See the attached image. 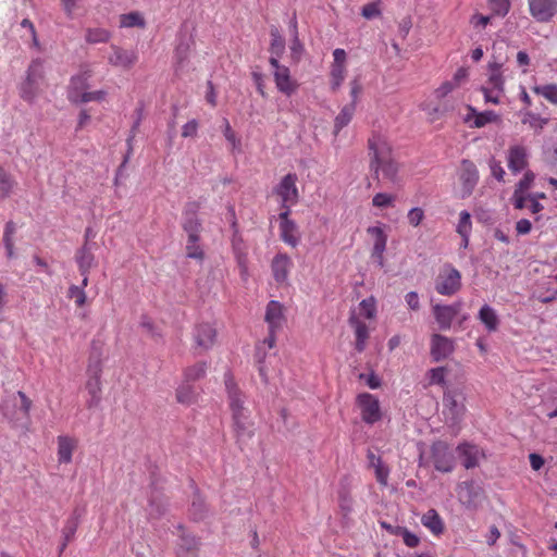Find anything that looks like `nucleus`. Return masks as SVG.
I'll list each match as a JSON object with an SVG mask.
<instances>
[{
	"mask_svg": "<svg viewBox=\"0 0 557 557\" xmlns=\"http://www.w3.org/2000/svg\"><path fill=\"white\" fill-rule=\"evenodd\" d=\"M370 170L375 180L383 178L396 184L398 182V163L395 161L392 147L381 135H372L368 140Z\"/></svg>",
	"mask_w": 557,
	"mask_h": 557,
	"instance_id": "obj_1",
	"label": "nucleus"
},
{
	"mask_svg": "<svg viewBox=\"0 0 557 557\" xmlns=\"http://www.w3.org/2000/svg\"><path fill=\"white\" fill-rule=\"evenodd\" d=\"M32 400L25 393L18 391L15 394L7 396L1 406V412L4 419L13 428L26 429L29 423V410Z\"/></svg>",
	"mask_w": 557,
	"mask_h": 557,
	"instance_id": "obj_2",
	"label": "nucleus"
},
{
	"mask_svg": "<svg viewBox=\"0 0 557 557\" xmlns=\"http://www.w3.org/2000/svg\"><path fill=\"white\" fill-rule=\"evenodd\" d=\"M44 79V61L39 58L34 59L28 65L25 81L21 85V97L24 100L32 101L37 96Z\"/></svg>",
	"mask_w": 557,
	"mask_h": 557,
	"instance_id": "obj_3",
	"label": "nucleus"
},
{
	"mask_svg": "<svg viewBox=\"0 0 557 557\" xmlns=\"http://www.w3.org/2000/svg\"><path fill=\"white\" fill-rule=\"evenodd\" d=\"M101 358L100 355H96L94 351L89 357V362L87 367L88 380L86 382V389L90 395V399L87 401V406L89 408L98 406L101 399Z\"/></svg>",
	"mask_w": 557,
	"mask_h": 557,
	"instance_id": "obj_4",
	"label": "nucleus"
},
{
	"mask_svg": "<svg viewBox=\"0 0 557 557\" xmlns=\"http://www.w3.org/2000/svg\"><path fill=\"white\" fill-rule=\"evenodd\" d=\"M443 414L445 416L446 422L450 426L458 425L466 412L465 396L462 393L457 391L446 392L443 397Z\"/></svg>",
	"mask_w": 557,
	"mask_h": 557,
	"instance_id": "obj_5",
	"label": "nucleus"
},
{
	"mask_svg": "<svg viewBox=\"0 0 557 557\" xmlns=\"http://www.w3.org/2000/svg\"><path fill=\"white\" fill-rule=\"evenodd\" d=\"M461 288V274L450 264H445L435 281V290L444 296H451Z\"/></svg>",
	"mask_w": 557,
	"mask_h": 557,
	"instance_id": "obj_6",
	"label": "nucleus"
},
{
	"mask_svg": "<svg viewBox=\"0 0 557 557\" xmlns=\"http://www.w3.org/2000/svg\"><path fill=\"white\" fill-rule=\"evenodd\" d=\"M431 458L434 468L443 473L451 472L455 468V455L444 441H435L431 446Z\"/></svg>",
	"mask_w": 557,
	"mask_h": 557,
	"instance_id": "obj_7",
	"label": "nucleus"
},
{
	"mask_svg": "<svg viewBox=\"0 0 557 557\" xmlns=\"http://www.w3.org/2000/svg\"><path fill=\"white\" fill-rule=\"evenodd\" d=\"M269 63L273 69V77L277 90L286 96L293 95L299 85L292 77L289 69L275 59H269Z\"/></svg>",
	"mask_w": 557,
	"mask_h": 557,
	"instance_id": "obj_8",
	"label": "nucleus"
},
{
	"mask_svg": "<svg viewBox=\"0 0 557 557\" xmlns=\"http://www.w3.org/2000/svg\"><path fill=\"white\" fill-rule=\"evenodd\" d=\"M232 420L236 442L243 448L255 435V423L250 417V411L235 413L232 416Z\"/></svg>",
	"mask_w": 557,
	"mask_h": 557,
	"instance_id": "obj_9",
	"label": "nucleus"
},
{
	"mask_svg": "<svg viewBox=\"0 0 557 557\" xmlns=\"http://www.w3.org/2000/svg\"><path fill=\"white\" fill-rule=\"evenodd\" d=\"M458 176L461 184L460 198L470 197L479 182V171L475 164L470 160L463 159Z\"/></svg>",
	"mask_w": 557,
	"mask_h": 557,
	"instance_id": "obj_10",
	"label": "nucleus"
},
{
	"mask_svg": "<svg viewBox=\"0 0 557 557\" xmlns=\"http://www.w3.org/2000/svg\"><path fill=\"white\" fill-rule=\"evenodd\" d=\"M462 309V302L456 301L450 305L436 304L432 307L433 317L441 331H447L451 327L454 320L459 315Z\"/></svg>",
	"mask_w": 557,
	"mask_h": 557,
	"instance_id": "obj_11",
	"label": "nucleus"
},
{
	"mask_svg": "<svg viewBox=\"0 0 557 557\" xmlns=\"http://www.w3.org/2000/svg\"><path fill=\"white\" fill-rule=\"evenodd\" d=\"M530 150L522 144H512L507 151V165L512 174H518L529 166Z\"/></svg>",
	"mask_w": 557,
	"mask_h": 557,
	"instance_id": "obj_12",
	"label": "nucleus"
},
{
	"mask_svg": "<svg viewBox=\"0 0 557 557\" xmlns=\"http://www.w3.org/2000/svg\"><path fill=\"white\" fill-rule=\"evenodd\" d=\"M194 349L198 354L211 349L216 338V330L209 323H199L193 332Z\"/></svg>",
	"mask_w": 557,
	"mask_h": 557,
	"instance_id": "obj_13",
	"label": "nucleus"
},
{
	"mask_svg": "<svg viewBox=\"0 0 557 557\" xmlns=\"http://www.w3.org/2000/svg\"><path fill=\"white\" fill-rule=\"evenodd\" d=\"M357 401L361 409L362 420L366 423L373 424L381 419L380 403L375 396L363 393L358 396Z\"/></svg>",
	"mask_w": 557,
	"mask_h": 557,
	"instance_id": "obj_14",
	"label": "nucleus"
},
{
	"mask_svg": "<svg viewBox=\"0 0 557 557\" xmlns=\"http://www.w3.org/2000/svg\"><path fill=\"white\" fill-rule=\"evenodd\" d=\"M530 14L537 22H549L557 13V0H528Z\"/></svg>",
	"mask_w": 557,
	"mask_h": 557,
	"instance_id": "obj_15",
	"label": "nucleus"
},
{
	"mask_svg": "<svg viewBox=\"0 0 557 557\" xmlns=\"http://www.w3.org/2000/svg\"><path fill=\"white\" fill-rule=\"evenodd\" d=\"M297 175L288 173L275 188V193L282 198L283 206L295 205L298 201V189L296 186Z\"/></svg>",
	"mask_w": 557,
	"mask_h": 557,
	"instance_id": "obj_16",
	"label": "nucleus"
},
{
	"mask_svg": "<svg viewBox=\"0 0 557 557\" xmlns=\"http://www.w3.org/2000/svg\"><path fill=\"white\" fill-rule=\"evenodd\" d=\"M454 350L455 343L451 338L441 334L432 335L430 352L434 361L438 362L446 359L454 352Z\"/></svg>",
	"mask_w": 557,
	"mask_h": 557,
	"instance_id": "obj_17",
	"label": "nucleus"
},
{
	"mask_svg": "<svg viewBox=\"0 0 557 557\" xmlns=\"http://www.w3.org/2000/svg\"><path fill=\"white\" fill-rule=\"evenodd\" d=\"M225 388L228 397V406L232 411V416L235 413L249 411V409L245 406V395L239 391L236 386L232 375L230 373L225 374Z\"/></svg>",
	"mask_w": 557,
	"mask_h": 557,
	"instance_id": "obj_18",
	"label": "nucleus"
},
{
	"mask_svg": "<svg viewBox=\"0 0 557 557\" xmlns=\"http://www.w3.org/2000/svg\"><path fill=\"white\" fill-rule=\"evenodd\" d=\"M456 450L461 458V463L466 469H473L479 466L480 460L484 458V453L479 446L470 443H461Z\"/></svg>",
	"mask_w": 557,
	"mask_h": 557,
	"instance_id": "obj_19",
	"label": "nucleus"
},
{
	"mask_svg": "<svg viewBox=\"0 0 557 557\" xmlns=\"http://www.w3.org/2000/svg\"><path fill=\"white\" fill-rule=\"evenodd\" d=\"M112 54L109 57V63L124 69L132 67L138 61V53L135 50H124L115 45L111 46Z\"/></svg>",
	"mask_w": 557,
	"mask_h": 557,
	"instance_id": "obj_20",
	"label": "nucleus"
},
{
	"mask_svg": "<svg viewBox=\"0 0 557 557\" xmlns=\"http://www.w3.org/2000/svg\"><path fill=\"white\" fill-rule=\"evenodd\" d=\"M368 233L374 237V245L371 257L380 267L384 265L383 253L386 249L387 236L379 226H370Z\"/></svg>",
	"mask_w": 557,
	"mask_h": 557,
	"instance_id": "obj_21",
	"label": "nucleus"
},
{
	"mask_svg": "<svg viewBox=\"0 0 557 557\" xmlns=\"http://www.w3.org/2000/svg\"><path fill=\"white\" fill-rule=\"evenodd\" d=\"M95 246L96 243H85L77 250L75 259L81 274L89 273L90 269L96 265V259L92 252Z\"/></svg>",
	"mask_w": 557,
	"mask_h": 557,
	"instance_id": "obj_22",
	"label": "nucleus"
},
{
	"mask_svg": "<svg viewBox=\"0 0 557 557\" xmlns=\"http://www.w3.org/2000/svg\"><path fill=\"white\" fill-rule=\"evenodd\" d=\"M348 323L355 331V349L358 352H362L367 347V341L369 338V329L363 321L356 317L355 313L350 314Z\"/></svg>",
	"mask_w": 557,
	"mask_h": 557,
	"instance_id": "obj_23",
	"label": "nucleus"
},
{
	"mask_svg": "<svg viewBox=\"0 0 557 557\" xmlns=\"http://www.w3.org/2000/svg\"><path fill=\"white\" fill-rule=\"evenodd\" d=\"M502 66L503 64L496 61L488 63V77L486 83L481 87L482 92L488 91V89L500 90L505 87Z\"/></svg>",
	"mask_w": 557,
	"mask_h": 557,
	"instance_id": "obj_24",
	"label": "nucleus"
},
{
	"mask_svg": "<svg viewBox=\"0 0 557 557\" xmlns=\"http://www.w3.org/2000/svg\"><path fill=\"white\" fill-rule=\"evenodd\" d=\"M293 267L290 258L286 253H277L272 260V272L274 280L277 283H283L287 280L289 271Z\"/></svg>",
	"mask_w": 557,
	"mask_h": 557,
	"instance_id": "obj_25",
	"label": "nucleus"
},
{
	"mask_svg": "<svg viewBox=\"0 0 557 557\" xmlns=\"http://www.w3.org/2000/svg\"><path fill=\"white\" fill-rule=\"evenodd\" d=\"M264 320L271 332H276L282 327L285 319L283 314V307L278 301L271 300L268 304Z\"/></svg>",
	"mask_w": 557,
	"mask_h": 557,
	"instance_id": "obj_26",
	"label": "nucleus"
},
{
	"mask_svg": "<svg viewBox=\"0 0 557 557\" xmlns=\"http://www.w3.org/2000/svg\"><path fill=\"white\" fill-rule=\"evenodd\" d=\"M275 333L276 332H271L269 330L268 337L264 338L263 343L261 345L257 346V348H256L255 358L258 363V371H259V374H260L262 381L265 383L268 382V373H267V368L263 364L264 358H265V351L263 350V347L268 346L269 349H272L275 346V343H276Z\"/></svg>",
	"mask_w": 557,
	"mask_h": 557,
	"instance_id": "obj_27",
	"label": "nucleus"
},
{
	"mask_svg": "<svg viewBox=\"0 0 557 557\" xmlns=\"http://www.w3.org/2000/svg\"><path fill=\"white\" fill-rule=\"evenodd\" d=\"M84 513L83 508H75L72 516L67 519L64 528H63V537L64 541L60 547V550L63 552L69 544V542L74 537L77 527L79 524V519Z\"/></svg>",
	"mask_w": 557,
	"mask_h": 557,
	"instance_id": "obj_28",
	"label": "nucleus"
},
{
	"mask_svg": "<svg viewBox=\"0 0 557 557\" xmlns=\"http://www.w3.org/2000/svg\"><path fill=\"white\" fill-rule=\"evenodd\" d=\"M76 442L69 436L58 437V459L60 463H70L72 461L73 450Z\"/></svg>",
	"mask_w": 557,
	"mask_h": 557,
	"instance_id": "obj_29",
	"label": "nucleus"
},
{
	"mask_svg": "<svg viewBox=\"0 0 557 557\" xmlns=\"http://www.w3.org/2000/svg\"><path fill=\"white\" fill-rule=\"evenodd\" d=\"M421 523L429 529L434 535L444 532V522L435 509H429L421 518Z\"/></svg>",
	"mask_w": 557,
	"mask_h": 557,
	"instance_id": "obj_30",
	"label": "nucleus"
},
{
	"mask_svg": "<svg viewBox=\"0 0 557 557\" xmlns=\"http://www.w3.org/2000/svg\"><path fill=\"white\" fill-rule=\"evenodd\" d=\"M479 320L485 325L488 332H495L499 325L496 311L488 305H483L479 311Z\"/></svg>",
	"mask_w": 557,
	"mask_h": 557,
	"instance_id": "obj_31",
	"label": "nucleus"
},
{
	"mask_svg": "<svg viewBox=\"0 0 557 557\" xmlns=\"http://www.w3.org/2000/svg\"><path fill=\"white\" fill-rule=\"evenodd\" d=\"M89 76V74L83 73L72 77L69 89V100L71 102H74L75 96L79 98L82 92H85L87 90Z\"/></svg>",
	"mask_w": 557,
	"mask_h": 557,
	"instance_id": "obj_32",
	"label": "nucleus"
},
{
	"mask_svg": "<svg viewBox=\"0 0 557 557\" xmlns=\"http://www.w3.org/2000/svg\"><path fill=\"white\" fill-rule=\"evenodd\" d=\"M271 35V44L269 51L271 53L270 59H275L280 61V58L283 55L285 51V39L281 36L278 29L276 27H272L270 30Z\"/></svg>",
	"mask_w": 557,
	"mask_h": 557,
	"instance_id": "obj_33",
	"label": "nucleus"
},
{
	"mask_svg": "<svg viewBox=\"0 0 557 557\" xmlns=\"http://www.w3.org/2000/svg\"><path fill=\"white\" fill-rule=\"evenodd\" d=\"M191 382H187L186 379L180 384L176 389V399L180 404L183 405H191L195 403L197 393L195 387L190 384Z\"/></svg>",
	"mask_w": 557,
	"mask_h": 557,
	"instance_id": "obj_34",
	"label": "nucleus"
},
{
	"mask_svg": "<svg viewBox=\"0 0 557 557\" xmlns=\"http://www.w3.org/2000/svg\"><path fill=\"white\" fill-rule=\"evenodd\" d=\"M356 111V107L354 103H348L344 106L335 117L334 121V134L337 135L345 126L349 124Z\"/></svg>",
	"mask_w": 557,
	"mask_h": 557,
	"instance_id": "obj_35",
	"label": "nucleus"
},
{
	"mask_svg": "<svg viewBox=\"0 0 557 557\" xmlns=\"http://www.w3.org/2000/svg\"><path fill=\"white\" fill-rule=\"evenodd\" d=\"M16 185L14 177L0 165V200L10 197Z\"/></svg>",
	"mask_w": 557,
	"mask_h": 557,
	"instance_id": "obj_36",
	"label": "nucleus"
},
{
	"mask_svg": "<svg viewBox=\"0 0 557 557\" xmlns=\"http://www.w3.org/2000/svg\"><path fill=\"white\" fill-rule=\"evenodd\" d=\"M281 238L292 247H296L299 243L297 235V226L295 222H280Z\"/></svg>",
	"mask_w": 557,
	"mask_h": 557,
	"instance_id": "obj_37",
	"label": "nucleus"
},
{
	"mask_svg": "<svg viewBox=\"0 0 557 557\" xmlns=\"http://www.w3.org/2000/svg\"><path fill=\"white\" fill-rule=\"evenodd\" d=\"M194 41L189 37H181L174 51L176 63L182 66L187 61Z\"/></svg>",
	"mask_w": 557,
	"mask_h": 557,
	"instance_id": "obj_38",
	"label": "nucleus"
},
{
	"mask_svg": "<svg viewBox=\"0 0 557 557\" xmlns=\"http://www.w3.org/2000/svg\"><path fill=\"white\" fill-rule=\"evenodd\" d=\"M222 132L225 137V139L231 145V151L232 152H240L242 151V140L238 138L235 134V132L232 129L231 124L227 119H223L222 121Z\"/></svg>",
	"mask_w": 557,
	"mask_h": 557,
	"instance_id": "obj_39",
	"label": "nucleus"
},
{
	"mask_svg": "<svg viewBox=\"0 0 557 557\" xmlns=\"http://www.w3.org/2000/svg\"><path fill=\"white\" fill-rule=\"evenodd\" d=\"M120 25L122 27H139L145 28L146 21L141 13L134 11L126 14H122L120 17Z\"/></svg>",
	"mask_w": 557,
	"mask_h": 557,
	"instance_id": "obj_40",
	"label": "nucleus"
},
{
	"mask_svg": "<svg viewBox=\"0 0 557 557\" xmlns=\"http://www.w3.org/2000/svg\"><path fill=\"white\" fill-rule=\"evenodd\" d=\"M521 122L522 124H528L535 131V133H540L548 123V119L542 117L540 114L533 113L531 111H525L523 112Z\"/></svg>",
	"mask_w": 557,
	"mask_h": 557,
	"instance_id": "obj_41",
	"label": "nucleus"
},
{
	"mask_svg": "<svg viewBox=\"0 0 557 557\" xmlns=\"http://www.w3.org/2000/svg\"><path fill=\"white\" fill-rule=\"evenodd\" d=\"M186 255L188 258L201 261L205 257L203 250L198 244L199 235H187Z\"/></svg>",
	"mask_w": 557,
	"mask_h": 557,
	"instance_id": "obj_42",
	"label": "nucleus"
},
{
	"mask_svg": "<svg viewBox=\"0 0 557 557\" xmlns=\"http://www.w3.org/2000/svg\"><path fill=\"white\" fill-rule=\"evenodd\" d=\"M182 227L186 232L187 235H199L202 225L198 216L196 215H187L183 213Z\"/></svg>",
	"mask_w": 557,
	"mask_h": 557,
	"instance_id": "obj_43",
	"label": "nucleus"
},
{
	"mask_svg": "<svg viewBox=\"0 0 557 557\" xmlns=\"http://www.w3.org/2000/svg\"><path fill=\"white\" fill-rule=\"evenodd\" d=\"M207 363L203 361L197 362L191 367H188L184 371V379L187 382H195L202 379L206 375Z\"/></svg>",
	"mask_w": 557,
	"mask_h": 557,
	"instance_id": "obj_44",
	"label": "nucleus"
},
{
	"mask_svg": "<svg viewBox=\"0 0 557 557\" xmlns=\"http://www.w3.org/2000/svg\"><path fill=\"white\" fill-rule=\"evenodd\" d=\"M456 231L461 236V239H466L467 236H470L472 222L471 215L468 211L463 210L459 213V221Z\"/></svg>",
	"mask_w": 557,
	"mask_h": 557,
	"instance_id": "obj_45",
	"label": "nucleus"
},
{
	"mask_svg": "<svg viewBox=\"0 0 557 557\" xmlns=\"http://www.w3.org/2000/svg\"><path fill=\"white\" fill-rule=\"evenodd\" d=\"M85 39L89 44L107 42L110 39V33L104 28H88Z\"/></svg>",
	"mask_w": 557,
	"mask_h": 557,
	"instance_id": "obj_46",
	"label": "nucleus"
},
{
	"mask_svg": "<svg viewBox=\"0 0 557 557\" xmlns=\"http://www.w3.org/2000/svg\"><path fill=\"white\" fill-rule=\"evenodd\" d=\"M533 91L536 95L544 97L550 103L557 104V85L547 84L542 86H535L533 87Z\"/></svg>",
	"mask_w": 557,
	"mask_h": 557,
	"instance_id": "obj_47",
	"label": "nucleus"
},
{
	"mask_svg": "<svg viewBox=\"0 0 557 557\" xmlns=\"http://www.w3.org/2000/svg\"><path fill=\"white\" fill-rule=\"evenodd\" d=\"M166 510V503L159 496H151L149 499L148 513L151 518H159L164 515Z\"/></svg>",
	"mask_w": 557,
	"mask_h": 557,
	"instance_id": "obj_48",
	"label": "nucleus"
},
{
	"mask_svg": "<svg viewBox=\"0 0 557 557\" xmlns=\"http://www.w3.org/2000/svg\"><path fill=\"white\" fill-rule=\"evenodd\" d=\"M393 534L401 536L404 540V543L410 548L417 547L420 543L419 537L414 533H411L408 529H406L404 527H399V525L395 527V531H393Z\"/></svg>",
	"mask_w": 557,
	"mask_h": 557,
	"instance_id": "obj_49",
	"label": "nucleus"
},
{
	"mask_svg": "<svg viewBox=\"0 0 557 557\" xmlns=\"http://www.w3.org/2000/svg\"><path fill=\"white\" fill-rule=\"evenodd\" d=\"M205 513L206 504L202 497L199 494H196L191 503L190 515L195 520H201L205 517Z\"/></svg>",
	"mask_w": 557,
	"mask_h": 557,
	"instance_id": "obj_50",
	"label": "nucleus"
},
{
	"mask_svg": "<svg viewBox=\"0 0 557 557\" xmlns=\"http://www.w3.org/2000/svg\"><path fill=\"white\" fill-rule=\"evenodd\" d=\"M346 67H339V65H332L331 69V86L333 90L339 88L345 79Z\"/></svg>",
	"mask_w": 557,
	"mask_h": 557,
	"instance_id": "obj_51",
	"label": "nucleus"
},
{
	"mask_svg": "<svg viewBox=\"0 0 557 557\" xmlns=\"http://www.w3.org/2000/svg\"><path fill=\"white\" fill-rule=\"evenodd\" d=\"M106 97V91L103 90H97V91H85L82 92L81 97L77 98L75 96L74 103H87L90 101H101Z\"/></svg>",
	"mask_w": 557,
	"mask_h": 557,
	"instance_id": "obj_52",
	"label": "nucleus"
},
{
	"mask_svg": "<svg viewBox=\"0 0 557 557\" xmlns=\"http://www.w3.org/2000/svg\"><path fill=\"white\" fill-rule=\"evenodd\" d=\"M233 251L240 269V274L244 276L247 273V253L240 248L238 243L233 244Z\"/></svg>",
	"mask_w": 557,
	"mask_h": 557,
	"instance_id": "obj_53",
	"label": "nucleus"
},
{
	"mask_svg": "<svg viewBox=\"0 0 557 557\" xmlns=\"http://www.w3.org/2000/svg\"><path fill=\"white\" fill-rule=\"evenodd\" d=\"M359 307H360L361 313L367 319H373L375 317V314H376V307H375V300H374L373 297H369V298L363 299L359 304Z\"/></svg>",
	"mask_w": 557,
	"mask_h": 557,
	"instance_id": "obj_54",
	"label": "nucleus"
},
{
	"mask_svg": "<svg viewBox=\"0 0 557 557\" xmlns=\"http://www.w3.org/2000/svg\"><path fill=\"white\" fill-rule=\"evenodd\" d=\"M535 180V175L532 171H527L523 174V177L518 182L513 191L524 194L529 190Z\"/></svg>",
	"mask_w": 557,
	"mask_h": 557,
	"instance_id": "obj_55",
	"label": "nucleus"
},
{
	"mask_svg": "<svg viewBox=\"0 0 557 557\" xmlns=\"http://www.w3.org/2000/svg\"><path fill=\"white\" fill-rule=\"evenodd\" d=\"M497 119L498 115L494 111H484L482 113L476 114L472 126L483 127L487 123L495 122Z\"/></svg>",
	"mask_w": 557,
	"mask_h": 557,
	"instance_id": "obj_56",
	"label": "nucleus"
},
{
	"mask_svg": "<svg viewBox=\"0 0 557 557\" xmlns=\"http://www.w3.org/2000/svg\"><path fill=\"white\" fill-rule=\"evenodd\" d=\"M492 11L499 16H505L510 10L509 0H488Z\"/></svg>",
	"mask_w": 557,
	"mask_h": 557,
	"instance_id": "obj_57",
	"label": "nucleus"
},
{
	"mask_svg": "<svg viewBox=\"0 0 557 557\" xmlns=\"http://www.w3.org/2000/svg\"><path fill=\"white\" fill-rule=\"evenodd\" d=\"M338 503L341 509L347 515L352 509V498L346 488H342L338 492Z\"/></svg>",
	"mask_w": 557,
	"mask_h": 557,
	"instance_id": "obj_58",
	"label": "nucleus"
},
{
	"mask_svg": "<svg viewBox=\"0 0 557 557\" xmlns=\"http://www.w3.org/2000/svg\"><path fill=\"white\" fill-rule=\"evenodd\" d=\"M445 372L444 367L433 368L429 371L430 384L443 385L445 384Z\"/></svg>",
	"mask_w": 557,
	"mask_h": 557,
	"instance_id": "obj_59",
	"label": "nucleus"
},
{
	"mask_svg": "<svg viewBox=\"0 0 557 557\" xmlns=\"http://www.w3.org/2000/svg\"><path fill=\"white\" fill-rule=\"evenodd\" d=\"M69 296H70L71 298H74V299H75V304H76L78 307L84 306V305H85V302H86V294H85V290L83 289V287L72 285V286L69 288Z\"/></svg>",
	"mask_w": 557,
	"mask_h": 557,
	"instance_id": "obj_60",
	"label": "nucleus"
},
{
	"mask_svg": "<svg viewBox=\"0 0 557 557\" xmlns=\"http://www.w3.org/2000/svg\"><path fill=\"white\" fill-rule=\"evenodd\" d=\"M394 201V196L385 194V193H379L376 194L373 199L372 203L374 207L379 208H386L391 206Z\"/></svg>",
	"mask_w": 557,
	"mask_h": 557,
	"instance_id": "obj_61",
	"label": "nucleus"
},
{
	"mask_svg": "<svg viewBox=\"0 0 557 557\" xmlns=\"http://www.w3.org/2000/svg\"><path fill=\"white\" fill-rule=\"evenodd\" d=\"M408 223L418 226L424 219V211L421 208H412L407 214Z\"/></svg>",
	"mask_w": 557,
	"mask_h": 557,
	"instance_id": "obj_62",
	"label": "nucleus"
},
{
	"mask_svg": "<svg viewBox=\"0 0 557 557\" xmlns=\"http://www.w3.org/2000/svg\"><path fill=\"white\" fill-rule=\"evenodd\" d=\"M377 465H375V476L379 483L386 485L388 478V469L385 468L382 463L381 459H376Z\"/></svg>",
	"mask_w": 557,
	"mask_h": 557,
	"instance_id": "obj_63",
	"label": "nucleus"
},
{
	"mask_svg": "<svg viewBox=\"0 0 557 557\" xmlns=\"http://www.w3.org/2000/svg\"><path fill=\"white\" fill-rule=\"evenodd\" d=\"M361 14L364 18L371 20L379 16L381 12L376 3L370 2L362 8Z\"/></svg>",
	"mask_w": 557,
	"mask_h": 557,
	"instance_id": "obj_64",
	"label": "nucleus"
}]
</instances>
